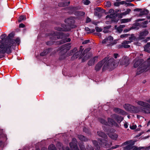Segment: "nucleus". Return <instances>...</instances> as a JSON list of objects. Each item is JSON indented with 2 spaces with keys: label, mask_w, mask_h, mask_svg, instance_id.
<instances>
[{
  "label": "nucleus",
  "mask_w": 150,
  "mask_h": 150,
  "mask_svg": "<svg viewBox=\"0 0 150 150\" xmlns=\"http://www.w3.org/2000/svg\"><path fill=\"white\" fill-rule=\"evenodd\" d=\"M129 60L128 58L126 57H123L120 61V64L121 65L127 66L129 64Z\"/></svg>",
  "instance_id": "ddd939ff"
},
{
  "label": "nucleus",
  "mask_w": 150,
  "mask_h": 150,
  "mask_svg": "<svg viewBox=\"0 0 150 150\" xmlns=\"http://www.w3.org/2000/svg\"><path fill=\"white\" fill-rule=\"evenodd\" d=\"M142 61V59H139L137 58L135 59L134 61V67L136 68L140 65L137 70V74L138 75L139 74L144 71H147L148 69H147L146 70L147 68L146 67H144L143 64H141Z\"/></svg>",
  "instance_id": "39448f33"
},
{
  "label": "nucleus",
  "mask_w": 150,
  "mask_h": 150,
  "mask_svg": "<svg viewBox=\"0 0 150 150\" xmlns=\"http://www.w3.org/2000/svg\"><path fill=\"white\" fill-rule=\"evenodd\" d=\"M136 103L139 105L144 108H139L128 104L124 105L123 107L126 110L134 113H137L141 112L146 114L150 113V104L147 103L140 100L136 101Z\"/></svg>",
  "instance_id": "f257e3e1"
},
{
  "label": "nucleus",
  "mask_w": 150,
  "mask_h": 150,
  "mask_svg": "<svg viewBox=\"0 0 150 150\" xmlns=\"http://www.w3.org/2000/svg\"><path fill=\"white\" fill-rule=\"evenodd\" d=\"M93 143L95 146L96 149L97 150H99L100 147L98 145L97 142L96 141L94 140L93 141Z\"/></svg>",
  "instance_id": "a878e982"
},
{
  "label": "nucleus",
  "mask_w": 150,
  "mask_h": 150,
  "mask_svg": "<svg viewBox=\"0 0 150 150\" xmlns=\"http://www.w3.org/2000/svg\"><path fill=\"white\" fill-rule=\"evenodd\" d=\"M66 56H67L66 55V53L62 54L60 57V59H64Z\"/></svg>",
  "instance_id": "c9c22d12"
},
{
  "label": "nucleus",
  "mask_w": 150,
  "mask_h": 150,
  "mask_svg": "<svg viewBox=\"0 0 150 150\" xmlns=\"http://www.w3.org/2000/svg\"><path fill=\"white\" fill-rule=\"evenodd\" d=\"M120 4H124L125 3V1H120Z\"/></svg>",
  "instance_id": "e2e57ef3"
},
{
  "label": "nucleus",
  "mask_w": 150,
  "mask_h": 150,
  "mask_svg": "<svg viewBox=\"0 0 150 150\" xmlns=\"http://www.w3.org/2000/svg\"><path fill=\"white\" fill-rule=\"evenodd\" d=\"M71 41V39L70 38H67L66 40L59 41L56 42V44L57 45H59L66 42H69Z\"/></svg>",
  "instance_id": "412c9836"
},
{
  "label": "nucleus",
  "mask_w": 150,
  "mask_h": 150,
  "mask_svg": "<svg viewBox=\"0 0 150 150\" xmlns=\"http://www.w3.org/2000/svg\"><path fill=\"white\" fill-rule=\"evenodd\" d=\"M62 50L61 52L62 53L63 52H67V51L69 50L70 48V43H67L63 45L62 47Z\"/></svg>",
  "instance_id": "4468645a"
},
{
  "label": "nucleus",
  "mask_w": 150,
  "mask_h": 150,
  "mask_svg": "<svg viewBox=\"0 0 150 150\" xmlns=\"http://www.w3.org/2000/svg\"><path fill=\"white\" fill-rule=\"evenodd\" d=\"M131 43L130 41H124L122 43V47L125 48H129L130 46L128 45Z\"/></svg>",
  "instance_id": "f3484780"
},
{
  "label": "nucleus",
  "mask_w": 150,
  "mask_h": 150,
  "mask_svg": "<svg viewBox=\"0 0 150 150\" xmlns=\"http://www.w3.org/2000/svg\"><path fill=\"white\" fill-rule=\"evenodd\" d=\"M110 27L111 26L110 25H108L106 27H105L103 30V32L104 33H107L109 31V29Z\"/></svg>",
  "instance_id": "c85d7f7f"
},
{
  "label": "nucleus",
  "mask_w": 150,
  "mask_h": 150,
  "mask_svg": "<svg viewBox=\"0 0 150 150\" xmlns=\"http://www.w3.org/2000/svg\"><path fill=\"white\" fill-rule=\"evenodd\" d=\"M108 135L111 139L115 140H116L118 137V135L114 133H110L108 134Z\"/></svg>",
  "instance_id": "dca6fc26"
},
{
  "label": "nucleus",
  "mask_w": 150,
  "mask_h": 150,
  "mask_svg": "<svg viewBox=\"0 0 150 150\" xmlns=\"http://www.w3.org/2000/svg\"><path fill=\"white\" fill-rule=\"evenodd\" d=\"M96 31L98 32H100L102 31V29L101 28L98 27L96 26L95 28Z\"/></svg>",
  "instance_id": "4c0bfd02"
},
{
  "label": "nucleus",
  "mask_w": 150,
  "mask_h": 150,
  "mask_svg": "<svg viewBox=\"0 0 150 150\" xmlns=\"http://www.w3.org/2000/svg\"><path fill=\"white\" fill-rule=\"evenodd\" d=\"M83 3L84 4L88 5L90 3V1L88 0H84Z\"/></svg>",
  "instance_id": "e433bc0d"
},
{
  "label": "nucleus",
  "mask_w": 150,
  "mask_h": 150,
  "mask_svg": "<svg viewBox=\"0 0 150 150\" xmlns=\"http://www.w3.org/2000/svg\"><path fill=\"white\" fill-rule=\"evenodd\" d=\"M142 148H143L142 147H137L136 146H132V150H141V149Z\"/></svg>",
  "instance_id": "7c9ffc66"
},
{
  "label": "nucleus",
  "mask_w": 150,
  "mask_h": 150,
  "mask_svg": "<svg viewBox=\"0 0 150 150\" xmlns=\"http://www.w3.org/2000/svg\"><path fill=\"white\" fill-rule=\"evenodd\" d=\"M118 56V55L117 54H115L114 55V57L115 58H116Z\"/></svg>",
  "instance_id": "13d9d810"
},
{
  "label": "nucleus",
  "mask_w": 150,
  "mask_h": 150,
  "mask_svg": "<svg viewBox=\"0 0 150 150\" xmlns=\"http://www.w3.org/2000/svg\"><path fill=\"white\" fill-rule=\"evenodd\" d=\"M124 126L125 128H127L128 127V126L127 123H125L124 124Z\"/></svg>",
  "instance_id": "5fc2aeb1"
},
{
  "label": "nucleus",
  "mask_w": 150,
  "mask_h": 150,
  "mask_svg": "<svg viewBox=\"0 0 150 150\" xmlns=\"http://www.w3.org/2000/svg\"><path fill=\"white\" fill-rule=\"evenodd\" d=\"M131 129H135L137 127V126L136 125H133L130 127Z\"/></svg>",
  "instance_id": "c03bdc74"
},
{
  "label": "nucleus",
  "mask_w": 150,
  "mask_h": 150,
  "mask_svg": "<svg viewBox=\"0 0 150 150\" xmlns=\"http://www.w3.org/2000/svg\"><path fill=\"white\" fill-rule=\"evenodd\" d=\"M105 4V6L107 7H109L111 5L109 1H107L106 2Z\"/></svg>",
  "instance_id": "a19ab883"
},
{
  "label": "nucleus",
  "mask_w": 150,
  "mask_h": 150,
  "mask_svg": "<svg viewBox=\"0 0 150 150\" xmlns=\"http://www.w3.org/2000/svg\"><path fill=\"white\" fill-rule=\"evenodd\" d=\"M131 11L130 9H127L126 11L122 13V15H126L128 14Z\"/></svg>",
  "instance_id": "473e14b6"
},
{
  "label": "nucleus",
  "mask_w": 150,
  "mask_h": 150,
  "mask_svg": "<svg viewBox=\"0 0 150 150\" xmlns=\"http://www.w3.org/2000/svg\"><path fill=\"white\" fill-rule=\"evenodd\" d=\"M65 22L66 23H68L69 25H66L64 24H62V28H56V30L59 31H67L70 30L71 28H72L71 25L74 23V18H70L67 19L65 20Z\"/></svg>",
  "instance_id": "20e7f679"
},
{
  "label": "nucleus",
  "mask_w": 150,
  "mask_h": 150,
  "mask_svg": "<svg viewBox=\"0 0 150 150\" xmlns=\"http://www.w3.org/2000/svg\"><path fill=\"white\" fill-rule=\"evenodd\" d=\"M119 145H116L115 147L113 146L112 147V149H114L117 148V147H118L119 146Z\"/></svg>",
  "instance_id": "680f3d73"
},
{
  "label": "nucleus",
  "mask_w": 150,
  "mask_h": 150,
  "mask_svg": "<svg viewBox=\"0 0 150 150\" xmlns=\"http://www.w3.org/2000/svg\"><path fill=\"white\" fill-rule=\"evenodd\" d=\"M89 58V55L88 54H87L83 58L82 61L83 62H85L86 60L88 59Z\"/></svg>",
  "instance_id": "2f4dec72"
},
{
  "label": "nucleus",
  "mask_w": 150,
  "mask_h": 150,
  "mask_svg": "<svg viewBox=\"0 0 150 150\" xmlns=\"http://www.w3.org/2000/svg\"><path fill=\"white\" fill-rule=\"evenodd\" d=\"M147 62L148 64V66L150 65V57L147 60Z\"/></svg>",
  "instance_id": "603ef678"
},
{
  "label": "nucleus",
  "mask_w": 150,
  "mask_h": 150,
  "mask_svg": "<svg viewBox=\"0 0 150 150\" xmlns=\"http://www.w3.org/2000/svg\"><path fill=\"white\" fill-rule=\"evenodd\" d=\"M135 38V37L134 35H131V36L129 37V41H130L131 42L132 41V40H134Z\"/></svg>",
  "instance_id": "72a5a7b5"
},
{
  "label": "nucleus",
  "mask_w": 150,
  "mask_h": 150,
  "mask_svg": "<svg viewBox=\"0 0 150 150\" xmlns=\"http://www.w3.org/2000/svg\"><path fill=\"white\" fill-rule=\"evenodd\" d=\"M131 19L130 18H125L121 20V23H125L130 22L131 21Z\"/></svg>",
  "instance_id": "bb28decb"
},
{
  "label": "nucleus",
  "mask_w": 150,
  "mask_h": 150,
  "mask_svg": "<svg viewBox=\"0 0 150 150\" xmlns=\"http://www.w3.org/2000/svg\"><path fill=\"white\" fill-rule=\"evenodd\" d=\"M95 57L91 59L88 62V64L89 66H92L94 64L95 61Z\"/></svg>",
  "instance_id": "cd10ccee"
},
{
  "label": "nucleus",
  "mask_w": 150,
  "mask_h": 150,
  "mask_svg": "<svg viewBox=\"0 0 150 150\" xmlns=\"http://www.w3.org/2000/svg\"><path fill=\"white\" fill-rule=\"evenodd\" d=\"M113 117L117 121L118 123H120L123 120V117L121 116H119L117 115H114Z\"/></svg>",
  "instance_id": "aec40b11"
},
{
  "label": "nucleus",
  "mask_w": 150,
  "mask_h": 150,
  "mask_svg": "<svg viewBox=\"0 0 150 150\" xmlns=\"http://www.w3.org/2000/svg\"><path fill=\"white\" fill-rule=\"evenodd\" d=\"M83 130L84 132H87V131L88 130V129L86 128H84L83 129Z\"/></svg>",
  "instance_id": "69168bd1"
},
{
  "label": "nucleus",
  "mask_w": 150,
  "mask_h": 150,
  "mask_svg": "<svg viewBox=\"0 0 150 150\" xmlns=\"http://www.w3.org/2000/svg\"><path fill=\"white\" fill-rule=\"evenodd\" d=\"M135 142V141L132 140H129L125 142L124 144L127 145L124 147V150H130L132 149V146H133Z\"/></svg>",
  "instance_id": "9b49d317"
},
{
  "label": "nucleus",
  "mask_w": 150,
  "mask_h": 150,
  "mask_svg": "<svg viewBox=\"0 0 150 150\" xmlns=\"http://www.w3.org/2000/svg\"><path fill=\"white\" fill-rule=\"evenodd\" d=\"M119 27L121 28L122 29L125 27V25H121Z\"/></svg>",
  "instance_id": "bf43d9fd"
},
{
  "label": "nucleus",
  "mask_w": 150,
  "mask_h": 150,
  "mask_svg": "<svg viewBox=\"0 0 150 150\" xmlns=\"http://www.w3.org/2000/svg\"><path fill=\"white\" fill-rule=\"evenodd\" d=\"M125 1V3L124 4L125 5H126V6H128V3H129L127 2H128V1H127V0L126 1Z\"/></svg>",
  "instance_id": "052dcab7"
},
{
  "label": "nucleus",
  "mask_w": 150,
  "mask_h": 150,
  "mask_svg": "<svg viewBox=\"0 0 150 150\" xmlns=\"http://www.w3.org/2000/svg\"><path fill=\"white\" fill-rule=\"evenodd\" d=\"M49 36L52 40L46 42L47 44L48 45H51L55 42L54 40H56L57 39H63L66 37L65 35L60 32H54L53 34H50Z\"/></svg>",
  "instance_id": "7ed1b4c3"
},
{
  "label": "nucleus",
  "mask_w": 150,
  "mask_h": 150,
  "mask_svg": "<svg viewBox=\"0 0 150 150\" xmlns=\"http://www.w3.org/2000/svg\"><path fill=\"white\" fill-rule=\"evenodd\" d=\"M6 35L5 34H3L1 35V38L2 39V40H4V39L5 38Z\"/></svg>",
  "instance_id": "a18cd8bd"
},
{
  "label": "nucleus",
  "mask_w": 150,
  "mask_h": 150,
  "mask_svg": "<svg viewBox=\"0 0 150 150\" xmlns=\"http://www.w3.org/2000/svg\"><path fill=\"white\" fill-rule=\"evenodd\" d=\"M85 30L87 31L89 30V29L88 27H86L85 28Z\"/></svg>",
  "instance_id": "774afa93"
},
{
  "label": "nucleus",
  "mask_w": 150,
  "mask_h": 150,
  "mask_svg": "<svg viewBox=\"0 0 150 150\" xmlns=\"http://www.w3.org/2000/svg\"><path fill=\"white\" fill-rule=\"evenodd\" d=\"M134 27H131L130 28L124 30V32L126 33V32H128V31H129L131 30L132 29H134Z\"/></svg>",
  "instance_id": "ea45409f"
},
{
  "label": "nucleus",
  "mask_w": 150,
  "mask_h": 150,
  "mask_svg": "<svg viewBox=\"0 0 150 150\" xmlns=\"http://www.w3.org/2000/svg\"><path fill=\"white\" fill-rule=\"evenodd\" d=\"M97 134L99 136L104 139V140H100V144H101L103 147L106 148L110 147L111 145V143H107V135L103 132L99 131L97 132Z\"/></svg>",
  "instance_id": "423d86ee"
},
{
  "label": "nucleus",
  "mask_w": 150,
  "mask_h": 150,
  "mask_svg": "<svg viewBox=\"0 0 150 150\" xmlns=\"http://www.w3.org/2000/svg\"><path fill=\"white\" fill-rule=\"evenodd\" d=\"M6 52L8 53H11V46L7 47L5 44L0 45V54Z\"/></svg>",
  "instance_id": "9d476101"
},
{
  "label": "nucleus",
  "mask_w": 150,
  "mask_h": 150,
  "mask_svg": "<svg viewBox=\"0 0 150 150\" xmlns=\"http://www.w3.org/2000/svg\"><path fill=\"white\" fill-rule=\"evenodd\" d=\"M128 6H134V5L133 4L130 3H128Z\"/></svg>",
  "instance_id": "338daca9"
},
{
  "label": "nucleus",
  "mask_w": 150,
  "mask_h": 150,
  "mask_svg": "<svg viewBox=\"0 0 150 150\" xmlns=\"http://www.w3.org/2000/svg\"><path fill=\"white\" fill-rule=\"evenodd\" d=\"M91 21V19L89 18H87L86 19V22L87 23H88Z\"/></svg>",
  "instance_id": "6e6d98bb"
},
{
  "label": "nucleus",
  "mask_w": 150,
  "mask_h": 150,
  "mask_svg": "<svg viewBox=\"0 0 150 150\" xmlns=\"http://www.w3.org/2000/svg\"><path fill=\"white\" fill-rule=\"evenodd\" d=\"M148 21H144L143 23V25H142V26L144 28H145L146 27V26L145 25L148 24Z\"/></svg>",
  "instance_id": "79ce46f5"
},
{
  "label": "nucleus",
  "mask_w": 150,
  "mask_h": 150,
  "mask_svg": "<svg viewBox=\"0 0 150 150\" xmlns=\"http://www.w3.org/2000/svg\"><path fill=\"white\" fill-rule=\"evenodd\" d=\"M77 13L78 15L79 16H83L85 14L84 13L81 11L78 12Z\"/></svg>",
  "instance_id": "58836bf2"
},
{
  "label": "nucleus",
  "mask_w": 150,
  "mask_h": 150,
  "mask_svg": "<svg viewBox=\"0 0 150 150\" xmlns=\"http://www.w3.org/2000/svg\"><path fill=\"white\" fill-rule=\"evenodd\" d=\"M113 38L111 36H109L103 40L102 42L103 44H107L108 46H112L115 44L112 42L113 40Z\"/></svg>",
  "instance_id": "6e6552de"
},
{
  "label": "nucleus",
  "mask_w": 150,
  "mask_h": 150,
  "mask_svg": "<svg viewBox=\"0 0 150 150\" xmlns=\"http://www.w3.org/2000/svg\"><path fill=\"white\" fill-rule=\"evenodd\" d=\"M145 20L144 19H137L136 20V21L138 22L139 21H143Z\"/></svg>",
  "instance_id": "864d4df0"
},
{
  "label": "nucleus",
  "mask_w": 150,
  "mask_h": 150,
  "mask_svg": "<svg viewBox=\"0 0 150 150\" xmlns=\"http://www.w3.org/2000/svg\"><path fill=\"white\" fill-rule=\"evenodd\" d=\"M89 41H90L89 40H85L83 42L82 44H87V43H88V42H89Z\"/></svg>",
  "instance_id": "09e8293b"
},
{
  "label": "nucleus",
  "mask_w": 150,
  "mask_h": 150,
  "mask_svg": "<svg viewBox=\"0 0 150 150\" xmlns=\"http://www.w3.org/2000/svg\"><path fill=\"white\" fill-rule=\"evenodd\" d=\"M117 30L119 33H121L122 31V29L119 26L117 28Z\"/></svg>",
  "instance_id": "49530a36"
},
{
  "label": "nucleus",
  "mask_w": 150,
  "mask_h": 150,
  "mask_svg": "<svg viewBox=\"0 0 150 150\" xmlns=\"http://www.w3.org/2000/svg\"><path fill=\"white\" fill-rule=\"evenodd\" d=\"M26 19V17L25 16H22L19 17L18 20L19 22H21L22 21L25 20Z\"/></svg>",
  "instance_id": "c756f323"
},
{
  "label": "nucleus",
  "mask_w": 150,
  "mask_h": 150,
  "mask_svg": "<svg viewBox=\"0 0 150 150\" xmlns=\"http://www.w3.org/2000/svg\"><path fill=\"white\" fill-rule=\"evenodd\" d=\"M144 50L150 53V42L147 43L144 47Z\"/></svg>",
  "instance_id": "6ab92c4d"
},
{
  "label": "nucleus",
  "mask_w": 150,
  "mask_h": 150,
  "mask_svg": "<svg viewBox=\"0 0 150 150\" xmlns=\"http://www.w3.org/2000/svg\"><path fill=\"white\" fill-rule=\"evenodd\" d=\"M100 121L101 123L105 125H112L115 126L117 125V124L111 118L108 119V123L106 122L103 119H100Z\"/></svg>",
  "instance_id": "f8f14e48"
},
{
  "label": "nucleus",
  "mask_w": 150,
  "mask_h": 150,
  "mask_svg": "<svg viewBox=\"0 0 150 150\" xmlns=\"http://www.w3.org/2000/svg\"><path fill=\"white\" fill-rule=\"evenodd\" d=\"M114 5L116 6H118L120 5V2H117L114 3Z\"/></svg>",
  "instance_id": "8fccbe9b"
},
{
  "label": "nucleus",
  "mask_w": 150,
  "mask_h": 150,
  "mask_svg": "<svg viewBox=\"0 0 150 150\" xmlns=\"http://www.w3.org/2000/svg\"><path fill=\"white\" fill-rule=\"evenodd\" d=\"M82 47L81 46L80 48V50L79 52H76L74 55V57L76 58H77L78 57L79 55H80L82 52V51L81 49Z\"/></svg>",
  "instance_id": "b1692460"
},
{
  "label": "nucleus",
  "mask_w": 150,
  "mask_h": 150,
  "mask_svg": "<svg viewBox=\"0 0 150 150\" xmlns=\"http://www.w3.org/2000/svg\"><path fill=\"white\" fill-rule=\"evenodd\" d=\"M128 36V35L127 34H125L122 35L120 36V37L121 38H123L125 37H127Z\"/></svg>",
  "instance_id": "de8ad7c7"
},
{
  "label": "nucleus",
  "mask_w": 150,
  "mask_h": 150,
  "mask_svg": "<svg viewBox=\"0 0 150 150\" xmlns=\"http://www.w3.org/2000/svg\"><path fill=\"white\" fill-rule=\"evenodd\" d=\"M19 27L20 28H23L25 27V25L23 23H21L19 24Z\"/></svg>",
  "instance_id": "3c124183"
},
{
  "label": "nucleus",
  "mask_w": 150,
  "mask_h": 150,
  "mask_svg": "<svg viewBox=\"0 0 150 150\" xmlns=\"http://www.w3.org/2000/svg\"><path fill=\"white\" fill-rule=\"evenodd\" d=\"M148 33V31L145 30L141 32L140 34V37H145L146 36Z\"/></svg>",
  "instance_id": "393cba45"
},
{
  "label": "nucleus",
  "mask_w": 150,
  "mask_h": 150,
  "mask_svg": "<svg viewBox=\"0 0 150 150\" xmlns=\"http://www.w3.org/2000/svg\"><path fill=\"white\" fill-rule=\"evenodd\" d=\"M78 137L79 139L81 141L86 142L88 140L87 138H86L84 136L82 135H78Z\"/></svg>",
  "instance_id": "4be33fe9"
},
{
  "label": "nucleus",
  "mask_w": 150,
  "mask_h": 150,
  "mask_svg": "<svg viewBox=\"0 0 150 150\" xmlns=\"http://www.w3.org/2000/svg\"><path fill=\"white\" fill-rule=\"evenodd\" d=\"M150 149V146L146 147L145 148V150H149Z\"/></svg>",
  "instance_id": "0e129e2a"
},
{
  "label": "nucleus",
  "mask_w": 150,
  "mask_h": 150,
  "mask_svg": "<svg viewBox=\"0 0 150 150\" xmlns=\"http://www.w3.org/2000/svg\"><path fill=\"white\" fill-rule=\"evenodd\" d=\"M100 8H99V7H97L96 8H95L94 14L96 15H97L98 14V13H97V12L96 11H99L100 10Z\"/></svg>",
  "instance_id": "f704fd0d"
},
{
  "label": "nucleus",
  "mask_w": 150,
  "mask_h": 150,
  "mask_svg": "<svg viewBox=\"0 0 150 150\" xmlns=\"http://www.w3.org/2000/svg\"><path fill=\"white\" fill-rule=\"evenodd\" d=\"M108 59L107 57H105L104 59L99 62L96 65L95 70L96 71H99L103 65H104L102 69L103 71L107 69L112 70L117 66L118 63V61L114 60L113 58H111L108 60Z\"/></svg>",
  "instance_id": "f03ea898"
},
{
  "label": "nucleus",
  "mask_w": 150,
  "mask_h": 150,
  "mask_svg": "<svg viewBox=\"0 0 150 150\" xmlns=\"http://www.w3.org/2000/svg\"><path fill=\"white\" fill-rule=\"evenodd\" d=\"M51 50V49H50L44 50L42 52L40 53L41 56H44L46 55Z\"/></svg>",
  "instance_id": "5701e85b"
},
{
  "label": "nucleus",
  "mask_w": 150,
  "mask_h": 150,
  "mask_svg": "<svg viewBox=\"0 0 150 150\" xmlns=\"http://www.w3.org/2000/svg\"><path fill=\"white\" fill-rule=\"evenodd\" d=\"M114 110L115 112L121 114L123 115L126 114V112L125 111L119 108H115L114 109Z\"/></svg>",
  "instance_id": "a211bd4d"
},
{
  "label": "nucleus",
  "mask_w": 150,
  "mask_h": 150,
  "mask_svg": "<svg viewBox=\"0 0 150 150\" xmlns=\"http://www.w3.org/2000/svg\"><path fill=\"white\" fill-rule=\"evenodd\" d=\"M86 149L88 150H94L93 148L91 146H89L88 145L86 147Z\"/></svg>",
  "instance_id": "37998d69"
},
{
  "label": "nucleus",
  "mask_w": 150,
  "mask_h": 150,
  "mask_svg": "<svg viewBox=\"0 0 150 150\" xmlns=\"http://www.w3.org/2000/svg\"><path fill=\"white\" fill-rule=\"evenodd\" d=\"M109 12L110 13H111L110 15H107L106 16V19L109 20L106 21V23L107 24H110L113 21L114 22H117L119 19L118 17L117 18H117V15H115L113 13L114 12V10L113 9H110L109 10Z\"/></svg>",
  "instance_id": "0eeeda50"
},
{
  "label": "nucleus",
  "mask_w": 150,
  "mask_h": 150,
  "mask_svg": "<svg viewBox=\"0 0 150 150\" xmlns=\"http://www.w3.org/2000/svg\"><path fill=\"white\" fill-rule=\"evenodd\" d=\"M20 39L18 38H16L15 40L13 39H10L7 44H5L6 47H10L11 46V47L14 46L16 43L18 45L19 44L20 42Z\"/></svg>",
  "instance_id": "1a4fd4ad"
},
{
  "label": "nucleus",
  "mask_w": 150,
  "mask_h": 150,
  "mask_svg": "<svg viewBox=\"0 0 150 150\" xmlns=\"http://www.w3.org/2000/svg\"><path fill=\"white\" fill-rule=\"evenodd\" d=\"M139 11H140V13L139 14L138 16H142L143 15H146L149 13V11L147 9H138Z\"/></svg>",
  "instance_id": "2eb2a0df"
},
{
  "label": "nucleus",
  "mask_w": 150,
  "mask_h": 150,
  "mask_svg": "<svg viewBox=\"0 0 150 150\" xmlns=\"http://www.w3.org/2000/svg\"><path fill=\"white\" fill-rule=\"evenodd\" d=\"M90 50V48H88L84 50V52L86 53L87 52L89 51Z\"/></svg>",
  "instance_id": "4d7b16f0"
}]
</instances>
